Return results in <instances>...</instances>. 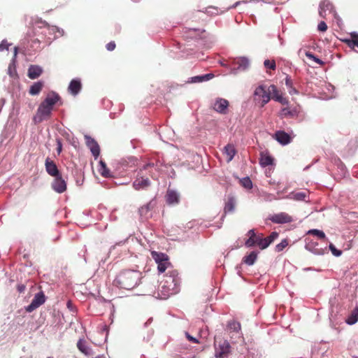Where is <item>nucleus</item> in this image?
Instances as JSON below:
<instances>
[{
	"mask_svg": "<svg viewBox=\"0 0 358 358\" xmlns=\"http://www.w3.org/2000/svg\"><path fill=\"white\" fill-rule=\"evenodd\" d=\"M141 273L135 270L121 271L114 280V285L120 288L131 290L140 282Z\"/></svg>",
	"mask_w": 358,
	"mask_h": 358,
	"instance_id": "f257e3e1",
	"label": "nucleus"
},
{
	"mask_svg": "<svg viewBox=\"0 0 358 358\" xmlns=\"http://www.w3.org/2000/svg\"><path fill=\"white\" fill-rule=\"evenodd\" d=\"M60 100L58 94L51 92L41 103L37 109V115L40 120L48 119L50 117L54 106Z\"/></svg>",
	"mask_w": 358,
	"mask_h": 358,
	"instance_id": "f03ea898",
	"label": "nucleus"
},
{
	"mask_svg": "<svg viewBox=\"0 0 358 358\" xmlns=\"http://www.w3.org/2000/svg\"><path fill=\"white\" fill-rule=\"evenodd\" d=\"M180 279L175 272L166 275L165 278L160 282L159 289L164 298L175 294L178 292Z\"/></svg>",
	"mask_w": 358,
	"mask_h": 358,
	"instance_id": "7ed1b4c3",
	"label": "nucleus"
},
{
	"mask_svg": "<svg viewBox=\"0 0 358 358\" xmlns=\"http://www.w3.org/2000/svg\"><path fill=\"white\" fill-rule=\"evenodd\" d=\"M247 235L249 238L245 243L246 247L251 248L257 245L260 250L266 248V246H264L266 241L263 234H257L254 229H250L248 231Z\"/></svg>",
	"mask_w": 358,
	"mask_h": 358,
	"instance_id": "20e7f679",
	"label": "nucleus"
},
{
	"mask_svg": "<svg viewBox=\"0 0 358 358\" xmlns=\"http://www.w3.org/2000/svg\"><path fill=\"white\" fill-rule=\"evenodd\" d=\"M215 355L217 358H226L231 352V346L227 340L221 338H215Z\"/></svg>",
	"mask_w": 358,
	"mask_h": 358,
	"instance_id": "39448f33",
	"label": "nucleus"
},
{
	"mask_svg": "<svg viewBox=\"0 0 358 358\" xmlns=\"http://www.w3.org/2000/svg\"><path fill=\"white\" fill-rule=\"evenodd\" d=\"M254 96L255 100L260 103V106H264L271 99L270 86L268 88L264 85L258 86L254 92Z\"/></svg>",
	"mask_w": 358,
	"mask_h": 358,
	"instance_id": "423d86ee",
	"label": "nucleus"
},
{
	"mask_svg": "<svg viewBox=\"0 0 358 358\" xmlns=\"http://www.w3.org/2000/svg\"><path fill=\"white\" fill-rule=\"evenodd\" d=\"M151 256L157 264V268L159 272H164L170 266V262H169V257L167 255L152 251L151 252Z\"/></svg>",
	"mask_w": 358,
	"mask_h": 358,
	"instance_id": "0eeeda50",
	"label": "nucleus"
},
{
	"mask_svg": "<svg viewBox=\"0 0 358 358\" xmlns=\"http://www.w3.org/2000/svg\"><path fill=\"white\" fill-rule=\"evenodd\" d=\"M45 301V296L43 292L37 293L31 303L26 308V310L29 313L34 311Z\"/></svg>",
	"mask_w": 358,
	"mask_h": 358,
	"instance_id": "6e6552de",
	"label": "nucleus"
},
{
	"mask_svg": "<svg viewBox=\"0 0 358 358\" xmlns=\"http://www.w3.org/2000/svg\"><path fill=\"white\" fill-rule=\"evenodd\" d=\"M270 220L275 224H287L292 222L294 220L292 217L287 213L281 212L271 216Z\"/></svg>",
	"mask_w": 358,
	"mask_h": 358,
	"instance_id": "1a4fd4ad",
	"label": "nucleus"
},
{
	"mask_svg": "<svg viewBox=\"0 0 358 358\" xmlns=\"http://www.w3.org/2000/svg\"><path fill=\"white\" fill-rule=\"evenodd\" d=\"M229 105V103L227 99L223 98H217L213 104V109L220 114L225 115L228 112Z\"/></svg>",
	"mask_w": 358,
	"mask_h": 358,
	"instance_id": "9d476101",
	"label": "nucleus"
},
{
	"mask_svg": "<svg viewBox=\"0 0 358 358\" xmlns=\"http://www.w3.org/2000/svg\"><path fill=\"white\" fill-rule=\"evenodd\" d=\"M54 180L52 182V188L57 193H63L66 190V182L62 178L61 174L57 177H54Z\"/></svg>",
	"mask_w": 358,
	"mask_h": 358,
	"instance_id": "9b49d317",
	"label": "nucleus"
},
{
	"mask_svg": "<svg viewBox=\"0 0 358 358\" xmlns=\"http://www.w3.org/2000/svg\"><path fill=\"white\" fill-rule=\"evenodd\" d=\"M85 139L87 146L90 149V151L95 159L99 156L100 148L98 143L91 136L85 135Z\"/></svg>",
	"mask_w": 358,
	"mask_h": 358,
	"instance_id": "f8f14e48",
	"label": "nucleus"
},
{
	"mask_svg": "<svg viewBox=\"0 0 358 358\" xmlns=\"http://www.w3.org/2000/svg\"><path fill=\"white\" fill-rule=\"evenodd\" d=\"M270 92L271 99L280 103L282 105H288L289 100L283 97L280 92L278 90L277 87L274 85H270Z\"/></svg>",
	"mask_w": 358,
	"mask_h": 358,
	"instance_id": "ddd939ff",
	"label": "nucleus"
},
{
	"mask_svg": "<svg viewBox=\"0 0 358 358\" xmlns=\"http://www.w3.org/2000/svg\"><path fill=\"white\" fill-rule=\"evenodd\" d=\"M45 167L46 172L52 177H57L61 174L55 162L48 157L45 159Z\"/></svg>",
	"mask_w": 358,
	"mask_h": 358,
	"instance_id": "4468645a",
	"label": "nucleus"
},
{
	"mask_svg": "<svg viewBox=\"0 0 358 358\" xmlns=\"http://www.w3.org/2000/svg\"><path fill=\"white\" fill-rule=\"evenodd\" d=\"M227 329L229 331V335H231V337H233L235 334H237L238 337H239L241 334V324L235 320H231L228 322Z\"/></svg>",
	"mask_w": 358,
	"mask_h": 358,
	"instance_id": "2eb2a0df",
	"label": "nucleus"
},
{
	"mask_svg": "<svg viewBox=\"0 0 358 358\" xmlns=\"http://www.w3.org/2000/svg\"><path fill=\"white\" fill-rule=\"evenodd\" d=\"M333 9V5L329 0H322L320 3L319 15L325 18L327 13H331Z\"/></svg>",
	"mask_w": 358,
	"mask_h": 358,
	"instance_id": "dca6fc26",
	"label": "nucleus"
},
{
	"mask_svg": "<svg viewBox=\"0 0 358 358\" xmlns=\"http://www.w3.org/2000/svg\"><path fill=\"white\" fill-rule=\"evenodd\" d=\"M166 201L169 205L178 204L180 201V195L176 191L169 189L166 194Z\"/></svg>",
	"mask_w": 358,
	"mask_h": 358,
	"instance_id": "f3484780",
	"label": "nucleus"
},
{
	"mask_svg": "<svg viewBox=\"0 0 358 358\" xmlns=\"http://www.w3.org/2000/svg\"><path fill=\"white\" fill-rule=\"evenodd\" d=\"M275 139L282 145H287L291 142V136L284 131H277L275 133Z\"/></svg>",
	"mask_w": 358,
	"mask_h": 358,
	"instance_id": "a211bd4d",
	"label": "nucleus"
},
{
	"mask_svg": "<svg viewBox=\"0 0 358 358\" xmlns=\"http://www.w3.org/2000/svg\"><path fill=\"white\" fill-rule=\"evenodd\" d=\"M157 202L155 199L151 200L148 203L139 208L140 215L144 218H148L149 212L156 206Z\"/></svg>",
	"mask_w": 358,
	"mask_h": 358,
	"instance_id": "6ab92c4d",
	"label": "nucleus"
},
{
	"mask_svg": "<svg viewBox=\"0 0 358 358\" xmlns=\"http://www.w3.org/2000/svg\"><path fill=\"white\" fill-rule=\"evenodd\" d=\"M299 112V108L298 107H294L293 108L285 107L280 110V115L282 117H294L298 116Z\"/></svg>",
	"mask_w": 358,
	"mask_h": 358,
	"instance_id": "aec40b11",
	"label": "nucleus"
},
{
	"mask_svg": "<svg viewBox=\"0 0 358 358\" xmlns=\"http://www.w3.org/2000/svg\"><path fill=\"white\" fill-rule=\"evenodd\" d=\"M77 348L85 355L90 356L92 355V348L87 345V341L83 338L78 340L77 343Z\"/></svg>",
	"mask_w": 358,
	"mask_h": 358,
	"instance_id": "412c9836",
	"label": "nucleus"
},
{
	"mask_svg": "<svg viewBox=\"0 0 358 358\" xmlns=\"http://www.w3.org/2000/svg\"><path fill=\"white\" fill-rule=\"evenodd\" d=\"M274 159L268 153L262 152L259 157V164L262 167H266L270 165H273Z\"/></svg>",
	"mask_w": 358,
	"mask_h": 358,
	"instance_id": "4be33fe9",
	"label": "nucleus"
},
{
	"mask_svg": "<svg viewBox=\"0 0 358 358\" xmlns=\"http://www.w3.org/2000/svg\"><path fill=\"white\" fill-rule=\"evenodd\" d=\"M150 185V180L148 178H137L133 182V187L136 190L145 189V188L149 187Z\"/></svg>",
	"mask_w": 358,
	"mask_h": 358,
	"instance_id": "5701e85b",
	"label": "nucleus"
},
{
	"mask_svg": "<svg viewBox=\"0 0 358 358\" xmlns=\"http://www.w3.org/2000/svg\"><path fill=\"white\" fill-rule=\"evenodd\" d=\"M43 72L41 67L37 65H31L28 69V76L31 79H36L39 77Z\"/></svg>",
	"mask_w": 358,
	"mask_h": 358,
	"instance_id": "b1692460",
	"label": "nucleus"
},
{
	"mask_svg": "<svg viewBox=\"0 0 358 358\" xmlns=\"http://www.w3.org/2000/svg\"><path fill=\"white\" fill-rule=\"evenodd\" d=\"M81 83L78 79H73L71 81L69 85V91L73 95H76L81 90Z\"/></svg>",
	"mask_w": 358,
	"mask_h": 358,
	"instance_id": "393cba45",
	"label": "nucleus"
},
{
	"mask_svg": "<svg viewBox=\"0 0 358 358\" xmlns=\"http://www.w3.org/2000/svg\"><path fill=\"white\" fill-rule=\"evenodd\" d=\"M224 153L227 157V161L228 162H231L236 153V150L234 145L233 144H227L224 147Z\"/></svg>",
	"mask_w": 358,
	"mask_h": 358,
	"instance_id": "a878e982",
	"label": "nucleus"
},
{
	"mask_svg": "<svg viewBox=\"0 0 358 358\" xmlns=\"http://www.w3.org/2000/svg\"><path fill=\"white\" fill-rule=\"evenodd\" d=\"M236 206V199L234 196H230L227 198V201L225 203L224 206V213H232L234 211Z\"/></svg>",
	"mask_w": 358,
	"mask_h": 358,
	"instance_id": "bb28decb",
	"label": "nucleus"
},
{
	"mask_svg": "<svg viewBox=\"0 0 358 358\" xmlns=\"http://www.w3.org/2000/svg\"><path fill=\"white\" fill-rule=\"evenodd\" d=\"M258 252L256 251L251 252L248 255L243 258V262L248 266H252L257 260Z\"/></svg>",
	"mask_w": 358,
	"mask_h": 358,
	"instance_id": "cd10ccee",
	"label": "nucleus"
},
{
	"mask_svg": "<svg viewBox=\"0 0 358 358\" xmlns=\"http://www.w3.org/2000/svg\"><path fill=\"white\" fill-rule=\"evenodd\" d=\"M44 83L42 81L34 83L29 88V94L31 95L38 94L43 87Z\"/></svg>",
	"mask_w": 358,
	"mask_h": 358,
	"instance_id": "c85d7f7f",
	"label": "nucleus"
},
{
	"mask_svg": "<svg viewBox=\"0 0 358 358\" xmlns=\"http://www.w3.org/2000/svg\"><path fill=\"white\" fill-rule=\"evenodd\" d=\"M234 64L238 65V69L245 70L249 66V61L245 57H239L234 59Z\"/></svg>",
	"mask_w": 358,
	"mask_h": 358,
	"instance_id": "c756f323",
	"label": "nucleus"
},
{
	"mask_svg": "<svg viewBox=\"0 0 358 358\" xmlns=\"http://www.w3.org/2000/svg\"><path fill=\"white\" fill-rule=\"evenodd\" d=\"M358 321V306H356L346 319L345 322L350 325L355 324Z\"/></svg>",
	"mask_w": 358,
	"mask_h": 358,
	"instance_id": "7c9ffc66",
	"label": "nucleus"
},
{
	"mask_svg": "<svg viewBox=\"0 0 358 358\" xmlns=\"http://www.w3.org/2000/svg\"><path fill=\"white\" fill-rule=\"evenodd\" d=\"M343 41L350 48H354V47L358 48V34H357V33L351 34V38L345 39V40H343Z\"/></svg>",
	"mask_w": 358,
	"mask_h": 358,
	"instance_id": "2f4dec72",
	"label": "nucleus"
},
{
	"mask_svg": "<svg viewBox=\"0 0 358 358\" xmlns=\"http://www.w3.org/2000/svg\"><path fill=\"white\" fill-rule=\"evenodd\" d=\"M99 172L103 177L108 178L110 176V170L103 161H100L99 162Z\"/></svg>",
	"mask_w": 358,
	"mask_h": 358,
	"instance_id": "473e14b6",
	"label": "nucleus"
},
{
	"mask_svg": "<svg viewBox=\"0 0 358 358\" xmlns=\"http://www.w3.org/2000/svg\"><path fill=\"white\" fill-rule=\"evenodd\" d=\"M279 236V234L276 231H273L268 236L265 237L264 246L268 248Z\"/></svg>",
	"mask_w": 358,
	"mask_h": 358,
	"instance_id": "72a5a7b5",
	"label": "nucleus"
},
{
	"mask_svg": "<svg viewBox=\"0 0 358 358\" xmlns=\"http://www.w3.org/2000/svg\"><path fill=\"white\" fill-rule=\"evenodd\" d=\"M214 77V74L213 73H208L203 76H199L194 77L193 81L194 82H203V81H207L210 79H212Z\"/></svg>",
	"mask_w": 358,
	"mask_h": 358,
	"instance_id": "f704fd0d",
	"label": "nucleus"
},
{
	"mask_svg": "<svg viewBox=\"0 0 358 358\" xmlns=\"http://www.w3.org/2000/svg\"><path fill=\"white\" fill-rule=\"evenodd\" d=\"M240 183L246 189H250L252 187V182L248 177H245L240 180Z\"/></svg>",
	"mask_w": 358,
	"mask_h": 358,
	"instance_id": "c9c22d12",
	"label": "nucleus"
},
{
	"mask_svg": "<svg viewBox=\"0 0 358 358\" xmlns=\"http://www.w3.org/2000/svg\"><path fill=\"white\" fill-rule=\"evenodd\" d=\"M308 234L317 236L320 239H324L326 238L325 234L319 229H310L308 231Z\"/></svg>",
	"mask_w": 358,
	"mask_h": 358,
	"instance_id": "e433bc0d",
	"label": "nucleus"
},
{
	"mask_svg": "<svg viewBox=\"0 0 358 358\" xmlns=\"http://www.w3.org/2000/svg\"><path fill=\"white\" fill-rule=\"evenodd\" d=\"M288 245V241L283 239L280 243L275 245V251L281 252Z\"/></svg>",
	"mask_w": 358,
	"mask_h": 358,
	"instance_id": "4c0bfd02",
	"label": "nucleus"
},
{
	"mask_svg": "<svg viewBox=\"0 0 358 358\" xmlns=\"http://www.w3.org/2000/svg\"><path fill=\"white\" fill-rule=\"evenodd\" d=\"M264 65L265 68L271 70H275L276 68L275 62L274 60L266 59L264 62Z\"/></svg>",
	"mask_w": 358,
	"mask_h": 358,
	"instance_id": "58836bf2",
	"label": "nucleus"
},
{
	"mask_svg": "<svg viewBox=\"0 0 358 358\" xmlns=\"http://www.w3.org/2000/svg\"><path fill=\"white\" fill-rule=\"evenodd\" d=\"M306 56L310 59H313L314 62H315L317 64H320V65H322L324 64V62L319 58L316 57L313 53H311L310 52H306Z\"/></svg>",
	"mask_w": 358,
	"mask_h": 358,
	"instance_id": "ea45409f",
	"label": "nucleus"
},
{
	"mask_svg": "<svg viewBox=\"0 0 358 358\" xmlns=\"http://www.w3.org/2000/svg\"><path fill=\"white\" fill-rule=\"evenodd\" d=\"M306 197L305 192H297L294 194V198L296 200H304Z\"/></svg>",
	"mask_w": 358,
	"mask_h": 358,
	"instance_id": "a19ab883",
	"label": "nucleus"
},
{
	"mask_svg": "<svg viewBox=\"0 0 358 358\" xmlns=\"http://www.w3.org/2000/svg\"><path fill=\"white\" fill-rule=\"evenodd\" d=\"M317 29L320 31H327V24L324 22V21H322L320 22L318 25H317Z\"/></svg>",
	"mask_w": 358,
	"mask_h": 358,
	"instance_id": "79ce46f5",
	"label": "nucleus"
},
{
	"mask_svg": "<svg viewBox=\"0 0 358 358\" xmlns=\"http://www.w3.org/2000/svg\"><path fill=\"white\" fill-rule=\"evenodd\" d=\"M329 248H330V250H331L333 255H334L335 256L338 257L341 255V253H342L341 251L337 250L333 244H330Z\"/></svg>",
	"mask_w": 358,
	"mask_h": 358,
	"instance_id": "37998d69",
	"label": "nucleus"
},
{
	"mask_svg": "<svg viewBox=\"0 0 358 358\" xmlns=\"http://www.w3.org/2000/svg\"><path fill=\"white\" fill-rule=\"evenodd\" d=\"M185 336H186V338H187V340L189 341L192 342L194 343H199V341L196 338L192 336L189 333L185 332Z\"/></svg>",
	"mask_w": 358,
	"mask_h": 358,
	"instance_id": "c03bdc74",
	"label": "nucleus"
},
{
	"mask_svg": "<svg viewBox=\"0 0 358 358\" xmlns=\"http://www.w3.org/2000/svg\"><path fill=\"white\" fill-rule=\"evenodd\" d=\"M9 44L7 43L6 41H2L0 43V51H3L4 50L8 49Z\"/></svg>",
	"mask_w": 358,
	"mask_h": 358,
	"instance_id": "a18cd8bd",
	"label": "nucleus"
},
{
	"mask_svg": "<svg viewBox=\"0 0 358 358\" xmlns=\"http://www.w3.org/2000/svg\"><path fill=\"white\" fill-rule=\"evenodd\" d=\"M62 151V144L60 139H57V152L59 155Z\"/></svg>",
	"mask_w": 358,
	"mask_h": 358,
	"instance_id": "49530a36",
	"label": "nucleus"
},
{
	"mask_svg": "<svg viewBox=\"0 0 358 358\" xmlns=\"http://www.w3.org/2000/svg\"><path fill=\"white\" fill-rule=\"evenodd\" d=\"M116 45L114 41H110L106 45V48L108 51H113L115 50Z\"/></svg>",
	"mask_w": 358,
	"mask_h": 358,
	"instance_id": "de8ad7c7",
	"label": "nucleus"
},
{
	"mask_svg": "<svg viewBox=\"0 0 358 358\" xmlns=\"http://www.w3.org/2000/svg\"><path fill=\"white\" fill-rule=\"evenodd\" d=\"M285 80V85L287 87V88L289 89V87H292V85H293V83H292V80L290 78V77L287 76Z\"/></svg>",
	"mask_w": 358,
	"mask_h": 358,
	"instance_id": "09e8293b",
	"label": "nucleus"
},
{
	"mask_svg": "<svg viewBox=\"0 0 358 358\" xmlns=\"http://www.w3.org/2000/svg\"><path fill=\"white\" fill-rule=\"evenodd\" d=\"M35 45H37L36 47V49H40V41L38 39H34L32 41V48L35 46Z\"/></svg>",
	"mask_w": 358,
	"mask_h": 358,
	"instance_id": "8fccbe9b",
	"label": "nucleus"
},
{
	"mask_svg": "<svg viewBox=\"0 0 358 358\" xmlns=\"http://www.w3.org/2000/svg\"><path fill=\"white\" fill-rule=\"evenodd\" d=\"M289 93L290 94H294L297 93V90L292 85V87H289Z\"/></svg>",
	"mask_w": 358,
	"mask_h": 358,
	"instance_id": "3c124183",
	"label": "nucleus"
},
{
	"mask_svg": "<svg viewBox=\"0 0 358 358\" xmlns=\"http://www.w3.org/2000/svg\"><path fill=\"white\" fill-rule=\"evenodd\" d=\"M240 3H241V1H237L233 6L229 7L227 9L236 8Z\"/></svg>",
	"mask_w": 358,
	"mask_h": 358,
	"instance_id": "603ef678",
	"label": "nucleus"
},
{
	"mask_svg": "<svg viewBox=\"0 0 358 358\" xmlns=\"http://www.w3.org/2000/svg\"><path fill=\"white\" fill-rule=\"evenodd\" d=\"M25 287L24 285L18 286V290L19 292H22L24 290Z\"/></svg>",
	"mask_w": 358,
	"mask_h": 358,
	"instance_id": "864d4df0",
	"label": "nucleus"
},
{
	"mask_svg": "<svg viewBox=\"0 0 358 358\" xmlns=\"http://www.w3.org/2000/svg\"><path fill=\"white\" fill-rule=\"evenodd\" d=\"M210 8L215 9V10H216L217 11V8H215V7H213V6H209V7L207 8V9H210Z\"/></svg>",
	"mask_w": 358,
	"mask_h": 358,
	"instance_id": "5fc2aeb1",
	"label": "nucleus"
},
{
	"mask_svg": "<svg viewBox=\"0 0 358 358\" xmlns=\"http://www.w3.org/2000/svg\"><path fill=\"white\" fill-rule=\"evenodd\" d=\"M269 182V184H271V185H274V184H275V181H272V180H269V182Z\"/></svg>",
	"mask_w": 358,
	"mask_h": 358,
	"instance_id": "6e6d98bb",
	"label": "nucleus"
},
{
	"mask_svg": "<svg viewBox=\"0 0 358 358\" xmlns=\"http://www.w3.org/2000/svg\"><path fill=\"white\" fill-rule=\"evenodd\" d=\"M48 358H51V357H48Z\"/></svg>",
	"mask_w": 358,
	"mask_h": 358,
	"instance_id": "4d7b16f0",
	"label": "nucleus"
}]
</instances>
